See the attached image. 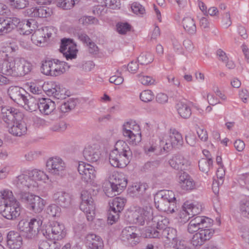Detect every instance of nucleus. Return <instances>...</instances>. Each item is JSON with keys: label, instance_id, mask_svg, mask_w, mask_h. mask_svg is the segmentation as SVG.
Listing matches in <instances>:
<instances>
[{"label": "nucleus", "instance_id": "obj_1", "mask_svg": "<svg viewBox=\"0 0 249 249\" xmlns=\"http://www.w3.org/2000/svg\"><path fill=\"white\" fill-rule=\"evenodd\" d=\"M180 217L184 215V218L188 220L192 218L188 225L187 230L190 233H196L192 238L191 243L195 247L201 246L213 236L214 231L210 228L213 220L205 216H196L202 211L201 205L196 202H185L182 206Z\"/></svg>", "mask_w": 249, "mask_h": 249}, {"label": "nucleus", "instance_id": "obj_2", "mask_svg": "<svg viewBox=\"0 0 249 249\" xmlns=\"http://www.w3.org/2000/svg\"><path fill=\"white\" fill-rule=\"evenodd\" d=\"M1 111L2 119L9 133L17 137H20L26 133L27 125L23 120V114L21 112L10 107H2Z\"/></svg>", "mask_w": 249, "mask_h": 249}, {"label": "nucleus", "instance_id": "obj_3", "mask_svg": "<svg viewBox=\"0 0 249 249\" xmlns=\"http://www.w3.org/2000/svg\"><path fill=\"white\" fill-rule=\"evenodd\" d=\"M132 156V151L127 144L123 141H118L109 154V161L112 166L123 168L129 163Z\"/></svg>", "mask_w": 249, "mask_h": 249}, {"label": "nucleus", "instance_id": "obj_4", "mask_svg": "<svg viewBox=\"0 0 249 249\" xmlns=\"http://www.w3.org/2000/svg\"><path fill=\"white\" fill-rule=\"evenodd\" d=\"M154 203L159 211L173 213L177 210V200L174 192L170 190H161L154 196Z\"/></svg>", "mask_w": 249, "mask_h": 249}, {"label": "nucleus", "instance_id": "obj_5", "mask_svg": "<svg viewBox=\"0 0 249 249\" xmlns=\"http://www.w3.org/2000/svg\"><path fill=\"white\" fill-rule=\"evenodd\" d=\"M42 221L39 216L31 219L29 222L25 220H20L18 225V229L21 234L26 238H35L39 232Z\"/></svg>", "mask_w": 249, "mask_h": 249}, {"label": "nucleus", "instance_id": "obj_6", "mask_svg": "<svg viewBox=\"0 0 249 249\" xmlns=\"http://www.w3.org/2000/svg\"><path fill=\"white\" fill-rule=\"evenodd\" d=\"M70 66L68 64L58 59L45 60L42 62L41 67V72L52 76H57L64 73Z\"/></svg>", "mask_w": 249, "mask_h": 249}, {"label": "nucleus", "instance_id": "obj_7", "mask_svg": "<svg viewBox=\"0 0 249 249\" xmlns=\"http://www.w3.org/2000/svg\"><path fill=\"white\" fill-rule=\"evenodd\" d=\"M81 203L80 209L86 214L88 221H92L95 215V206L90 194L86 190L81 194Z\"/></svg>", "mask_w": 249, "mask_h": 249}, {"label": "nucleus", "instance_id": "obj_8", "mask_svg": "<svg viewBox=\"0 0 249 249\" xmlns=\"http://www.w3.org/2000/svg\"><path fill=\"white\" fill-rule=\"evenodd\" d=\"M160 142L164 144V150L169 149L170 147L179 149L184 143L182 135L175 129H170L169 135L163 137Z\"/></svg>", "mask_w": 249, "mask_h": 249}, {"label": "nucleus", "instance_id": "obj_9", "mask_svg": "<svg viewBox=\"0 0 249 249\" xmlns=\"http://www.w3.org/2000/svg\"><path fill=\"white\" fill-rule=\"evenodd\" d=\"M65 226L63 224L56 221H53L46 227L44 235L48 239L59 240L66 235Z\"/></svg>", "mask_w": 249, "mask_h": 249}, {"label": "nucleus", "instance_id": "obj_10", "mask_svg": "<svg viewBox=\"0 0 249 249\" xmlns=\"http://www.w3.org/2000/svg\"><path fill=\"white\" fill-rule=\"evenodd\" d=\"M153 209L149 205L138 208L132 213V222L141 225L149 222L152 218Z\"/></svg>", "mask_w": 249, "mask_h": 249}, {"label": "nucleus", "instance_id": "obj_11", "mask_svg": "<svg viewBox=\"0 0 249 249\" xmlns=\"http://www.w3.org/2000/svg\"><path fill=\"white\" fill-rule=\"evenodd\" d=\"M123 135L134 144H137L141 141V133L139 125L135 122H127L124 124Z\"/></svg>", "mask_w": 249, "mask_h": 249}, {"label": "nucleus", "instance_id": "obj_12", "mask_svg": "<svg viewBox=\"0 0 249 249\" xmlns=\"http://www.w3.org/2000/svg\"><path fill=\"white\" fill-rule=\"evenodd\" d=\"M125 199L119 197L114 198L111 203H109L110 209L108 214V220L112 224L119 218V213L123 210Z\"/></svg>", "mask_w": 249, "mask_h": 249}, {"label": "nucleus", "instance_id": "obj_13", "mask_svg": "<svg viewBox=\"0 0 249 249\" xmlns=\"http://www.w3.org/2000/svg\"><path fill=\"white\" fill-rule=\"evenodd\" d=\"M3 207V210H1V213L7 219L15 220L20 214V204L18 200L10 202L9 203H4Z\"/></svg>", "mask_w": 249, "mask_h": 249}, {"label": "nucleus", "instance_id": "obj_14", "mask_svg": "<svg viewBox=\"0 0 249 249\" xmlns=\"http://www.w3.org/2000/svg\"><path fill=\"white\" fill-rule=\"evenodd\" d=\"M20 57L13 60L0 61V72L8 76H17Z\"/></svg>", "mask_w": 249, "mask_h": 249}, {"label": "nucleus", "instance_id": "obj_15", "mask_svg": "<svg viewBox=\"0 0 249 249\" xmlns=\"http://www.w3.org/2000/svg\"><path fill=\"white\" fill-rule=\"evenodd\" d=\"M46 167L49 173L58 176H62L66 168L65 162L59 157L50 158L47 161Z\"/></svg>", "mask_w": 249, "mask_h": 249}, {"label": "nucleus", "instance_id": "obj_16", "mask_svg": "<svg viewBox=\"0 0 249 249\" xmlns=\"http://www.w3.org/2000/svg\"><path fill=\"white\" fill-rule=\"evenodd\" d=\"M109 181L112 191L117 194L121 193L127 185V181L124 175L117 172H114L109 177Z\"/></svg>", "mask_w": 249, "mask_h": 249}, {"label": "nucleus", "instance_id": "obj_17", "mask_svg": "<svg viewBox=\"0 0 249 249\" xmlns=\"http://www.w3.org/2000/svg\"><path fill=\"white\" fill-rule=\"evenodd\" d=\"M60 51L67 60H69L76 58L77 50L71 39L63 38L61 40Z\"/></svg>", "mask_w": 249, "mask_h": 249}, {"label": "nucleus", "instance_id": "obj_18", "mask_svg": "<svg viewBox=\"0 0 249 249\" xmlns=\"http://www.w3.org/2000/svg\"><path fill=\"white\" fill-rule=\"evenodd\" d=\"M77 169L82 179L86 182H91L96 177L94 167L89 164L81 161L79 162Z\"/></svg>", "mask_w": 249, "mask_h": 249}, {"label": "nucleus", "instance_id": "obj_19", "mask_svg": "<svg viewBox=\"0 0 249 249\" xmlns=\"http://www.w3.org/2000/svg\"><path fill=\"white\" fill-rule=\"evenodd\" d=\"M151 220L153 222V226L156 227V229L152 228H148L146 230L147 236H148L150 238H152V235L153 234L154 231H160L164 229L167 228L168 224H169V221L166 217L161 216L160 215H156L153 216Z\"/></svg>", "mask_w": 249, "mask_h": 249}, {"label": "nucleus", "instance_id": "obj_20", "mask_svg": "<svg viewBox=\"0 0 249 249\" xmlns=\"http://www.w3.org/2000/svg\"><path fill=\"white\" fill-rule=\"evenodd\" d=\"M10 98L18 105L23 104V100L28 93L24 89L18 86H11L7 90Z\"/></svg>", "mask_w": 249, "mask_h": 249}, {"label": "nucleus", "instance_id": "obj_21", "mask_svg": "<svg viewBox=\"0 0 249 249\" xmlns=\"http://www.w3.org/2000/svg\"><path fill=\"white\" fill-rule=\"evenodd\" d=\"M15 183L21 190L36 187L38 185L36 181L32 179L31 176L25 174H21L17 177L15 180Z\"/></svg>", "mask_w": 249, "mask_h": 249}, {"label": "nucleus", "instance_id": "obj_22", "mask_svg": "<svg viewBox=\"0 0 249 249\" xmlns=\"http://www.w3.org/2000/svg\"><path fill=\"white\" fill-rule=\"evenodd\" d=\"M51 9L46 6H39L27 9L26 15L32 18H47L51 15Z\"/></svg>", "mask_w": 249, "mask_h": 249}, {"label": "nucleus", "instance_id": "obj_23", "mask_svg": "<svg viewBox=\"0 0 249 249\" xmlns=\"http://www.w3.org/2000/svg\"><path fill=\"white\" fill-rule=\"evenodd\" d=\"M22 245V238L16 231H10L7 235V245L10 249H19Z\"/></svg>", "mask_w": 249, "mask_h": 249}, {"label": "nucleus", "instance_id": "obj_24", "mask_svg": "<svg viewBox=\"0 0 249 249\" xmlns=\"http://www.w3.org/2000/svg\"><path fill=\"white\" fill-rule=\"evenodd\" d=\"M53 199L57 205L64 208H69L71 204V196L65 192L60 191L54 193Z\"/></svg>", "mask_w": 249, "mask_h": 249}, {"label": "nucleus", "instance_id": "obj_25", "mask_svg": "<svg viewBox=\"0 0 249 249\" xmlns=\"http://www.w3.org/2000/svg\"><path fill=\"white\" fill-rule=\"evenodd\" d=\"M169 164L176 170H185L190 164V161L181 155H175L169 160Z\"/></svg>", "mask_w": 249, "mask_h": 249}, {"label": "nucleus", "instance_id": "obj_26", "mask_svg": "<svg viewBox=\"0 0 249 249\" xmlns=\"http://www.w3.org/2000/svg\"><path fill=\"white\" fill-rule=\"evenodd\" d=\"M52 89H47V94L50 96H53L57 99H64L69 96L68 91L64 88H62L60 85L53 84Z\"/></svg>", "mask_w": 249, "mask_h": 249}, {"label": "nucleus", "instance_id": "obj_27", "mask_svg": "<svg viewBox=\"0 0 249 249\" xmlns=\"http://www.w3.org/2000/svg\"><path fill=\"white\" fill-rule=\"evenodd\" d=\"M83 154L86 160L89 162H95L100 158V151L97 146L89 145L85 148Z\"/></svg>", "mask_w": 249, "mask_h": 249}, {"label": "nucleus", "instance_id": "obj_28", "mask_svg": "<svg viewBox=\"0 0 249 249\" xmlns=\"http://www.w3.org/2000/svg\"><path fill=\"white\" fill-rule=\"evenodd\" d=\"M178 182L182 189L184 190H192L195 188L196 184L194 180L186 172H180Z\"/></svg>", "mask_w": 249, "mask_h": 249}, {"label": "nucleus", "instance_id": "obj_29", "mask_svg": "<svg viewBox=\"0 0 249 249\" xmlns=\"http://www.w3.org/2000/svg\"><path fill=\"white\" fill-rule=\"evenodd\" d=\"M87 246L90 249H103L104 243L102 238L95 234H88L86 237Z\"/></svg>", "mask_w": 249, "mask_h": 249}, {"label": "nucleus", "instance_id": "obj_30", "mask_svg": "<svg viewBox=\"0 0 249 249\" xmlns=\"http://www.w3.org/2000/svg\"><path fill=\"white\" fill-rule=\"evenodd\" d=\"M177 231L176 229L167 227L160 231H154L152 235V238H164L174 242L178 238L177 237Z\"/></svg>", "mask_w": 249, "mask_h": 249}, {"label": "nucleus", "instance_id": "obj_31", "mask_svg": "<svg viewBox=\"0 0 249 249\" xmlns=\"http://www.w3.org/2000/svg\"><path fill=\"white\" fill-rule=\"evenodd\" d=\"M38 105L39 111L45 115L50 114L55 108L54 102L48 98H42L39 100Z\"/></svg>", "mask_w": 249, "mask_h": 249}, {"label": "nucleus", "instance_id": "obj_32", "mask_svg": "<svg viewBox=\"0 0 249 249\" xmlns=\"http://www.w3.org/2000/svg\"><path fill=\"white\" fill-rule=\"evenodd\" d=\"M56 29L53 26H46L42 28L41 30H38L36 35L38 42L41 43L47 41L51 36L56 34Z\"/></svg>", "mask_w": 249, "mask_h": 249}, {"label": "nucleus", "instance_id": "obj_33", "mask_svg": "<svg viewBox=\"0 0 249 249\" xmlns=\"http://www.w3.org/2000/svg\"><path fill=\"white\" fill-rule=\"evenodd\" d=\"M39 103V101H38L35 98L30 96L28 93L23 100V104L20 106L28 111L33 112L38 108Z\"/></svg>", "mask_w": 249, "mask_h": 249}, {"label": "nucleus", "instance_id": "obj_34", "mask_svg": "<svg viewBox=\"0 0 249 249\" xmlns=\"http://www.w3.org/2000/svg\"><path fill=\"white\" fill-rule=\"evenodd\" d=\"M182 25L185 32L189 35H195L196 32V26L194 18L190 17L183 18L182 21Z\"/></svg>", "mask_w": 249, "mask_h": 249}, {"label": "nucleus", "instance_id": "obj_35", "mask_svg": "<svg viewBox=\"0 0 249 249\" xmlns=\"http://www.w3.org/2000/svg\"><path fill=\"white\" fill-rule=\"evenodd\" d=\"M176 108L178 114L182 118L188 119L192 114L190 107L185 102H178L176 105Z\"/></svg>", "mask_w": 249, "mask_h": 249}, {"label": "nucleus", "instance_id": "obj_36", "mask_svg": "<svg viewBox=\"0 0 249 249\" xmlns=\"http://www.w3.org/2000/svg\"><path fill=\"white\" fill-rule=\"evenodd\" d=\"M45 204L46 202L43 199L36 196L29 207L30 210L35 213H39L42 211Z\"/></svg>", "mask_w": 249, "mask_h": 249}, {"label": "nucleus", "instance_id": "obj_37", "mask_svg": "<svg viewBox=\"0 0 249 249\" xmlns=\"http://www.w3.org/2000/svg\"><path fill=\"white\" fill-rule=\"evenodd\" d=\"M17 76H22L29 73L32 70V65L24 58H20Z\"/></svg>", "mask_w": 249, "mask_h": 249}, {"label": "nucleus", "instance_id": "obj_38", "mask_svg": "<svg viewBox=\"0 0 249 249\" xmlns=\"http://www.w3.org/2000/svg\"><path fill=\"white\" fill-rule=\"evenodd\" d=\"M136 228L135 227H127L124 229L122 231L121 238L124 241H130L131 239H134L137 237V234L135 232Z\"/></svg>", "mask_w": 249, "mask_h": 249}, {"label": "nucleus", "instance_id": "obj_39", "mask_svg": "<svg viewBox=\"0 0 249 249\" xmlns=\"http://www.w3.org/2000/svg\"><path fill=\"white\" fill-rule=\"evenodd\" d=\"M18 199L22 203L30 205L32 201L36 197V195L23 190H20L16 193Z\"/></svg>", "mask_w": 249, "mask_h": 249}, {"label": "nucleus", "instance_id": "obj_40", "mask_svg": "<svg viewBox=\"0 0 249 249\" xmlns=\"http://www.w3.org/2000/svg\"><path fill=\"white\" fill-rule=\"evenodd\" d=\"M0 199L4 200V204L18 200L13 192L9 189H3L0 191Z\"/></svg>", "mask_w": 249, "mask_h": 249}, {"label": "nucleus", "instance_id": "obj_41", "mask_svg": "<svg viewBox=\"0 0 249 249\" xmlns=\"http://www.w3.org/2000/svg\"><path fill=\"white\" fill-rule=\"evenodd\" d=\"M5 19L6 20L10 32L14 30L16 27L18 28L20 30L21 29V27L23 24V22L20 21L18 18L12 17L8 18Z\"/></svg>", "mask_w": 249, "mask_h": 249}, {"label": "nucleus", "instance_id": "obj_42", "mask_svg": "<svg viewBox=\"0 0 249 249\" xmlns=\"http://www.w3.org/2000/svg\"><path fill=\"white\" fill-rule=\"evenodd\" d=\"M39 249H60V244L56 241L43 240L39 244Z\"/></svg>", "mask_w": 249, "mask_h": 249}, {"label": "nucleus", "instance_id": "obj_43", "mask_svg": "<svg viewBox=\"0 0 249 249\" xmlns=\"http://www.w3.org/2000/svg\"><path fill=\"white\" fill-rule=\"evenodd\" d=\"M239 208L241 214L249 219V198L242 200L240 202Z\"/></svg>", "mask_w": 249, "mask_h": 249}, {"label": "nucleus", "instance_id": "obj_44", "mask_svg": "<svg viewBox=\"0 0 249 249\" xmlns=\"http://www.w3.org/2000/svg\"><path fill=\"white\" fill-rule=\"evenodd\" d=\"M76 103L77 101L76 100L70 99L67 101V102H64L61 104L60 109L62 112H68L75 107Z\"/></svg>", "mask_w": 249, "mask_h": 249}, {"label": "nucleus", "instance_id": "obj_45", "mask_svg": "<svg viewBox=\"0 0 249 249\" xmlns=\"http://www.w3.org/2000/svg\"><path fill=\"white\" fill-rule=\"evenodd\" d=\"M154 60L153 55L150 53H142L138 57V62L142 65H147Z\"/></svg>", "mask_w": 249, "mask_h": 249}, {"label": "nucleus", "instance_id": "obj_46", "mask_svg": "<svg viewBox=\"0 0 249 249\" xmlns=\"http://www.w3.org/2000/svg\"><path fill=\"white\" fill-rule=\"evenodd\" d=\"M213 164V160L211 158L208 159H202L198 162V166L201 171L207 173L210 167Z\"/></svg>", "mask_w": 249, "mask_h": 249}, {"label": "nucleus", "instance_id": "obj_47", "mask_svg": "<svg viewBox=\"0 0 249 249\" xmlns=\"http://www.w3.org/2000/svg\"><path fill=\"white\" fill-rule=\"evenodd\" d=\"M147 187L145 183H136L132 186V191L140 196H143L145 193Z\"/></svg>", "mask_w": 249, "mask_h": 249}, {"label": "nucleus", "instance_id": "obj_48", "mask_svg": "<svg viewBox=\"0 0 249 249\" xmlns=\"http://www.w3.org/2000/svg\"><path fill=\"white\" fill-rule=\"evenodd\" d=\"M78 0H59L57 5L65 10L71 9Z\"/></svg>", "mask_w": 249, "mask_h": 249}, {"label": "nucleus", "instance_id": "obj_49", "mask_svg": "<svg viewBox=\"0 0 249 249\" xmlns=\"http://www.w3.org/2000/svg\"><path fill=\"white\" fill-rule=\"evenodd\" d=\"M47 213L53 217H58L61 214L60 208L56 204H52L47 208Z\"/></svg>", "mask_w": 249, "mask_h": 249}, {"label": "nucleus", "instance_id": "obj_50", "mask_svg": "<svg viewBox=\"0 0 249 249\" xmlns=\"http://www.w3.org/2000/svg\"><path fill=\"white\" fill-rule=\"evenodd\" d=\"M23 24L21 27L20 34L23 35H29L31 33V31H33V29H30L32 25V22H34L33 19L22 20Z\"/></svg>", "mask_w": 249, "mask_h": 249}, {"label": "nucleus", "instance_id": "obj_51", "mask_svg": "<svg viewBox=\"0 0 249 249\" xmlns=\"http://www.w3.org/2000/svg\"><path fill=\"white\" fill-rule=\"evenodd\" d=\"M31 175L32 179L36 182L37 180H45L46 179H48V176L44 172L40 170H33L31 173Z\"/></svg>", "mask_w": 249, "mask_h": 249}, {"label": "nucleus", "instance_id": "obj_52", "mask_svg": "<svg viewBox=\"0 0 249 249\" xmlns=\"http://www.w3.org/2000/svg\"><path fill=\"white\" fill-rule=\"evenodd\" d=\"M79 21L80 23L86 25L92 24H97L99 22L96 18L92 16H84L79 19Z\"/></svg>", "mask_w": 249, "mask_h": 249}, {"label": "nucleus", "instance_id": "obj_53", "mask_svg": "<svg viewBox=\"0 0 249 249\" xmlns=\"http://www.w3.org/2000/svg\"><path fill=\"white\" fill-rule=\"evenodd\" d=\"M154 94L150 90H143L140 95L141 100L144 102H149L154 99Z\"/></svg>", "mask_w": 249, "mask_h": 249}, {"label": "nucleus", "instance_id": "obj_54", "mask_svg": "<svg viewBox=\"0 0 249 249\" xmlns=\"http://www.w3.org/2000/svg\"><path fill=\"white\" fill-rule=\"evenodd\" d=\"M10 2L11 6L18 9H23L28 4V0H10Z\"/></svg>", "mask_w": 249, "mask_h": 249}, {"label": "nucleus", "instance_id": "obj_55", "mask_svg": "<svg viewBox=\"0 0 249 249\" xmlns=\"http://www.w3.org/2000/svg\"><path fill=\"white\" fill-rule=\"evenodd\" d=\"M172 243L175 249H190L186 241L178 238Z\"/></svg>", "mask_w": 249, "mask_h": 249}, {"label": "nucleus", "instance_id": "obj_56", "mask_svg": "<svg viewBox=\"0 0 249 249\" xmlns=\"http://www.w3.org/2000/svg\"><path fill=\"white\" fill-rule=\"evenodd\" d=\"M131 8L132 12L137 15H142L145 12L144 8L140 3L137 2L133 3L131 5Z\"/></svg>", "mask_w": 249, "mask_h": 249}, {"label": "nucleus", "instance_id": "obj_57", "mask_svg": "<svg viewBox=\"0 0 249 249\" xmlns=\"http://www.w3.org/2000/svg\"><path fill=\"white\" fill-rule=\"evenodd\" d=\"M139 81L143 85H151L154 84L155 80L148 76L138 74Z\"/></svg>", "mask_w": 249, "mask_h": 249}, {"label": "nucleus", "instance_id": "obj_58", "mask_svg": "<svg viewBox=\"0 0 249 249\" xmlns=\"http://www.w3.org/2000/svg\"><path fill=\"white\" fill-rule=\"evenodd\" d=\"M117 32L120 34H125L130 31L131 26L127 23H120L117 24Z\"/></svg>", "mask_w": 249, "mask_h": 249}, {"label": "nucleus", "instance_id": "obj_59", "mask_svg": "<svg viewBox=\"0 0 249 249\" xmlns=\"http://www.w3.org/2000/svg\"><path fill=\"white\" fill-rule=\"evenodd\" d=\"M10 33L5 18H0V36Z\"/></svg>", "mask_w": 249, "mask_h": 249}, {"label": "nucleus", "instance_id": "obj_60", "mask_svg": "<svg viewBox=\"0 0 249 249\" xmlns=\"http://www.w3.org/2000/svg\"><path fill=\"white\" fill-rule=\"evenodd\" d=\"M160 165L159 160H154L146 162L143 166V169L146 170H153L157 168Z\"/></svg>", "mask_w": 249, "mask_h": 249}, {"label": "nucleus", "instance_id": "obj_61", "mask_svg": "<svg viewBox=\"0 0 249 249\" xmlns=\"http://www.w3.org/2000/svg\"><path fill=\"white\" fill-rule=\"evenodd\" d=\"M186 143L191 146H195L196 143V138L193 133H189L185 136Z\"/></svg>", "mask_w": 249, "mask_h": 249}, {"label": "nucleus", "instance_id": "obj_62", "mask_svg": "<svg viewBox=\"0 0 249 249\" xmlns=\"http://www.w3.org/2000/svg\"><path fill=\"white\" fill-rule=\"evenodd\" d=\"M88 47V52L91 54H97L99 53V49L95 43L92 41L87 44Z\"/></svg>", "mask_w": 249, "mask_h": 249}, {"label": "nucleus", "instance_id": "obj_63", "mask_svg": "<svg viewBox=\"0 0 249 249\" xmlns=\"http://www.w3.org/2000/svg\"><path fill=\"white\" fill-rule=\"evenodd\" d=\"M107 8L103 5H98L95 7L92 11L95 15L101 16L104 15L107 12Z\"/></svg>", "mask_w": 249, "mask_h": 249}, {"label": "nucleus", "instance_id": "obj_64", "mask_svg": "<svg viewBox=\"0 0 249 249\" xmlns=\"http://www.w3.org/2000/svg\"><path fill=\"white\" fill-rule=\"evenodd\" d=\"M156 100L159 104H165L168 102V97L166 94L159 93L156 95Z\"/></svg>", "mask_w": 249, "mask_h": 249}]
</instances>
